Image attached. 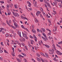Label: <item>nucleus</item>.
Instances as JSON below:
<instances>
[{
	"label": "nucleus",
	"instance_id": "nucleus-1",
	"mask_svg": "<svg viewBox=\"0 0 62 62\" xmlns=\"http://www.w3.org/2000/svg\"><path fill=\"white\" fill-rule=\"evenodd\" d=\"M22 33L23 35V36L24 37V38L27 39H28V37H27V35L25 34V33H23V32H22Z\"/></svg>",
	"mask_w": 62,
	"mask_h": 62
},
{
	"label": "nucleus",
	"instance_id": "nucleus-2",
	"mask_svg": "<svg viewBox=\"0 0 62 62\" xmlns=\"http://www.w3.org/2000/svg\"><path fill=\"white\" fill-rule=\"evenodd\" d=\"M56 53L58 55H62V53L58 50H57Z\"/></svg>",
	"mask_w": 62,
	"mask_h": 62
},
{
	"label": "nucleus",
	"instance_id": "nucleus-3",
	"mask_svg": "<svg viewBox=\"0 0 62 62\" xmlns=\"http://www.w3.org/2000/svg\"><path fill=\"white\" fill-rule=\"evenodd\" d=\"M14 16L15 17H19V15L17 13H15V15Z\"/></svg>",
	"mask_w": 62,
	"mask_h": 62
},
{
	"label": "nucleus",
	"instance_id": "nucleus-4",
	"mask_svg": "<svg viewBox=\"0 0 62 62\" xmlns=\"http://www.w3.org/2000/svg\"><path fill=\"white\" fill-rule=\"evenodd\" d=\"M32 31L33 33H34V34H36V31L35 30L33 29L32 30Z\"/></svg>",
	"mask_w": 62,
	"mask_h": 62
},
{
	"label": "nucleus",
	"instance_id": "nucleus-5",
	"mask_svg": "<svg viewBox=\"0 0 62 62\" xmlns=\"http://www.w3.org/2000/svg\"><path fill=\"white\" fill-rule=\"evenodd\" d=\"M18 35H19L20 37H22L21 36V32L18 31Z\"/></svg>",
	"mask_w": 62,
	"mask_h": 62
},
{
	"label": "nucleus",
	"instance_id": "nucleus-6",
	"mask_svg": "<svg viewBox=\"0 0 62 62\" xmlns=\"http://www.w3.org/2000/svg\"><path fill=\"white\" fill-rule=\"evenodd\" d=\"M36 58L37 60L38 61H39V62H40V61H41V60H40V59L39 58L37 57Z\"/></svg>",
	"mask_w": 62,
	"mask_h": 62
},
{
	"label": "nucleus",
	"instance_id": "nucleus-7",
	"mask_svg": "<svg viewBox=\"0 0 62 62\" xmlns=\"http://www.w3.org/2000/svg\"><path fill=\"white\" fill-rule=\"evenodd\" d=\"M52 46L54 49V50H55V51H56V48H55V46L54 45V44H53Z\"/></svg>",
	"mask_w": 62,
	"mask_h": 62
},
{
	"label": "nucleus",
	"instance_id": "nucleus-8",
	"mask_svg": "<svg viewBox=\"0 0 62 62\" xmlns=\"http://www.w3.org/2000/svg\"><path fill=\"white\" fill-rule=\"evenodd\" d=\"M43 35L45 37V38H46V39H47V40H48V38H47V37H46V34H45L44 33L43 34Z\"/></svg>",
	"mask_w": 62,
	"mask_h": 62
},
{
	"label": "nucleus",
	"instance_id": "nucleus-9",
	"mask_svg": "<svg viewBox=\"0 0 62 62\" xmlns=\"http://www.w3.org/2000/svg\"><path fill=\"white\" fill-rule=\"evenodd\" d=\"M40 10L42 12H43V11H43V8H40Z\"/></svg>",
	"mask_w": 62,
	"mask_h": 62
},
{
	"label": "nucleus",
	"instance_id": "nucleus-10",
	"mask_svg": "<svg viewBox=\"0 0 62 62\" xmlns=\"http://www.w3.org/2000/svg\"><path fill=\"white\" fill-rule=\"evenodd\" d=\"M14 25L16 27H18L17 24V23L16 24V23L15 22L14 23Z\"/></svg>",
	"mask_w": 62,
	"mask_h": 62
},
{
	"label": "nucleus",
	"instance_id": "nucleus-11",
	"mask_svg": "<svg viewBox=\"0 0 62 62\" xmlns=\"http://www.w3.org/2000/svg\"><path fill=\"white\" fill-rule=\"evenodd\" d=\"M40 54L41 55H43V56H45V57H46V56L44 55V54H43V53H42V52L40 53Z\"/></svg>",
	"mask_w": 62,
	"mask_h": 62
},
{
	"label": "nucleus",
	"instance_id": "nucleus-12",
	"mask_svg": "<svg viewBox=\"0 0 62 62\" xmlns=\"http://www.w3.org/2000/svg\"><path fill=\"white\" fill-rule=\"evenodd\" d=\"M45 55L46 56H45L46 57V58H49V56H48V54L45 53Z\"/></svg>",
	"mask_w": 62,
	"mask_h": 62
},
{
	"label": "nucleus",
	"instance_id": "nucleus-13",
	"mask_svg": "<svg viewBox=\"0 0 62 62\" xmlns=\"http://www.w3.org/2000/svg\"><path fill=\"white\" fill-rule=\"evenodd\" d=\"M45 46L46 48H50V46L49 45H45Z\"/></svg>",
	"mask_w": 62,
	"mask_h": 62
},
{
	"label": "nucleus",
	"instance_id": "nucleus-14",
	"mask_svg": "<svg viewBox=\"0 0 62 62\" xmlns=\"http://www.w3.org/2000/svg\"><path fill=\"white\" fill-rule=\"evenodd\" d=\"M53 12H54V15H55V14H57V13H56V12L55 11L53 10Z\"/></svg>",
	"mask_w": 62,
	"mask_h": 62
},
{
	"label": "nucleus",
	"instance_id": "nucleus-15",
	"mask_svg": "<svg viewBox=\"0 0 62 62\" xmlns=\"http://www.w3.org/2000/svg\"><path fill=\"white\" fill-rule=\"evenodd\" d=\"M41 29L42 30L43 32H44L45 31V29L43 28H41Z\"/></svg>",
	"mask_w": 62,
	"mask_h": 62
},
{
	"label": "nucleus",
	"instance_id": "nucleus-16",
	"mask_svg": "<svg viewBox=\"0 0 62 62\" xmlns=\"http://www.w3.org/2000/svg\"><path fill=\"white\" fill-rule=\"evenodd\" d=\"M1 29H2L3 31H4L5 32H6V31H7V30H6V29L3 28H2Z\"/></svg>",
	"mask_w": 62,
	"mask_h": 62
},
{
	"label": "nucleus",
	"instance_id": "nucleus-17",
	"mask_svg": "<svg viewBox=\"0 0 62 62\" xmlns=\"http://www.w3.org/2000/svg\"><path fill=\"white\" fill-rule=\"evenodd\" d=\"M49 32V33L47 34L48 36H50V35H51V31Z\"/></svg>",
	"mask_w": 62,
	"mask_h": 62
},
{
	"label": "nucleus",
	"instance_id": "nucleus-18",
	"mask_svg": "<svg viewBox=\"0 0 62 62\" xmlns=\"http://www.w3.org/2000/svg\"><path fill=\"white\" fill-rule=\"evenodd\" d=\"M42 14H43L44 16H46V14H45V13L44 12V11H43V12H42Z\"/></svg>",
	"mask_w": 62,
	"mask_h": 62
},
{
	"label": "nucleus",
	"instance_id": "nucleus-19",
	"mask_svg": "<svg viewBox=\"0 0 62 62\" xmlns=\"http://www.w3.org/2000/svg\"><path fill=\"white\" fill-rule=\"evenodd\" d=\"M9 8V5L8 4H7V8H8H8Z\"/></svg>",
	"mask_w": 62,
	"mask_h": 62
},
{
	"label": "nucleus",
	"instance_id": "nucleus-20",
	"mask_svg": "<svg viewBox=\"0 0 62 62\" xmlns=\"http://www.w3.org/2000/svg\"><path fill=\"white\" fill-rule=\"evenodd\" d=\"M2 33H3V34H6V31H2Z\"/></svg>",
	"mask_w": 62,
	"mask_h": 62
},
{
	"label": "nucleus",
	"instance_id": "nucleus-21",
	"mask_svg": "<svg viewBox=\"0 0 62 62\" xmlns=\"http://www.w3.org/2000/svg\"><path fill=\"white\" fill-rule=\"evenodd\" d=\"M33 42H34V41L33 40H31V44H33Z\"/></svg>",
	"mask_w": 62,
	"mask_h": 62
},
{
	"label": "nucleus",
	"instance_id": "nucleus-22",
	"mask_svg": "<svg viewBox=\"0 0 62 62\" xmlns=\"http://www.w3.org/2000/svg\"><path fill=\"white\" fill-rule=\"evenodd\" d=\"M53 60L55 61H57V60L56 59V57H55L54 59H53Z\"/></svg>",
	"mask_w": 62,
	"mask_h": 62
},
{
	"label": "nucleus",
	"instance_id": "nucleus-23",
	"mask_svg": "<svg viewBox=\"0 0 62 62\" xmlns=\"http://www.w3.org/2000/svg\"><path fill=\"white\" fill-rule=\"evenodd\" d=\"M23 60H24V61L25 62H27V60H26V59H23Z\"/></svg>",
	"mask_w": 62,
	"mask_h": 62
},
{
	"label": "nucleus",
	"instance_id": "nucleus-24",
	"mask_svg": "<svg viewBox=\"0 0 62 62\" xmlns=\"http://www.w3.org/2000/svg\"><path fill=\"white\" fill-rule=\"evenodd\" d=\"M57 3L56 2H53V4L55 6H56Z\"/></svg>",
	"mask_w": 62,
	"mask_h": 62
},
{
	"label": "nucleus",
	"instance_id": "nucleus-25",
	"mask_svg": "<svg viewBox=\"0 0 62 62\" xmlns=\"http://www.w3.org/2000/svg\"><path fill=\"white\" fill-rule=\"evenodd\" d=\"M2 25H3V26H5L6 25V23H3L2 24Z\"/></svg>",
	"mask_w": 62,
	"mask_h": 62
},
{
	"label": "nucleus",
	"instance_id": "nucleus-26",
	"mask_svg": "<svg viewBox=\"0 0 62 62\" xmlns=\"http://www.w3.org/2000/svg\"><path fill=\"white\" fill-rule=\"evenodd\" d=\"M6 23H7V24L8 25H10V24H9V23H8V21H6Z\"/></svg>",
	"mask_w": 62,
	"mask_h": 62
},
{
	"label": "nucleus",
	"instance_id": "nucleus-27",
	"mask_svg": "<svg viewBox=\"0 0 62 62\" xmlns=\"http://www.w3.org/2000/svg\"><path fill=\"white\" fill-rule=\"evenodd\" d=\"M24 29H25V30H26V31H28L29 32V31H28V29H27L26 28H24Z\"/></svg>",
	"mask_w": 62,
	"mask_h": 62
},
{
	"label": "nucleus",
	"instance_id": "nucleus-28",
	"mask_svg": "<svg viewBox=\"0 0 62 62\" xmlns=\"http://www.w3.org/2000/svg\"><path fill=\"white\" fill-rule=\"evenodd\" d=\"M14 7L15 8H17V6L16 5H15L14 6Z\"/></svg>",
	"mask_w": 62,
	"mask_h": 62
},
{
	"label": "nucleus",
	"instance_id": "nucleus-29",
	"mask_svg": "<svg viewBox=\"0 0 62 62\" xmlns=\"http://www.w3.org/2000/svg\"><path fill=\"white\" fill-rule=\"evenodd\" d=\"M0 44H1V45H2V46H4V44H3L2 42H1V43Z\"/></svg>",
	"mask_w": 62,
	"mask_h": 62
},
{
	"label": "nucleus",
	"instance_id": "nucleus-30",
	"mask_svg": "<svg viewBox=\"0 0 62 62\" xmlns=\"http://www.w3.org/2000/svg\"><path fill=\"white\" fill-rule=\"evenodd\" d=\"M21 26L22 27V28H23V29H24V28H24V27L23 25H21Z\"/></svg>",
	"mask_w": 62,
	"mask_h": 62
},
{
	"label": "nucleus",
	"instance_id": "nucleus-31",
	"mask_svg": "<svg viewBox=\"0 0 62 62\" xmlns=\"http://www.w3.org/2000/svg\"><path fill=\"white\" fill-rule=\"evenodd\" d=\"M37 12L38 13H39V14H40V12L39 11H37Z\"/></svg>",
	"mask_w": 62,
	"mask_h": 62
},
{
	"label": "nucleus",
	"instance_id": "nucleus-32",
	"mask_svg": "<svg viewBox=\"0 0 62 62\" xmlns=\"http://www.w3.org/2000/svg\"><path fill=\"white\" fill-rule=\"evenodd\" d=\"M35 22H36V23H37L38 22V20H37V19H35Z\"/></svg>",
	"mask_w": 62,
	"mask_h": 62
},
{
	"label": "nucleus",
	"instance_id": "nucleus-33",
	"mask_svg": "<svg viewBox=\"0 0 62 62\" xmlns=\"http://www.w3.org/2000/svg\"><path fill=\"white\" fill-rule=\"evenodd\" d=\"M22 41H25V39L24 38H23L22 39Z\"/></svg>",
	"mask_w": 62,
	"mask_h": 62
},
{
	"label": "nucleus",
	"instance_id": "nucleus-34",
	"mask_svg": "<svg viewBox=\"0 0 62 62\" xmlns=\"http://www.w3.org/2000/svg\"><path fill=\"white\" fill-rule=\"evenodd\" d=\"M0 2L1 3H2V4H4V1H0Z\"/></svg>",
	"mask_w": 62,
	"mask_h": 62
},
{
	"label": "nucleus",
	"instance_id": "nucleus-35",
	"mask_svg": "<svg viewBox=\"0 0 62 62\" xmlns=\"http://www.w3.org/2000/svg\"><path fill=\"white\" fill-rule=\"evenodd\" d=\"M4 52L5 53H6L7 54H8V52L6 50H4Z\"/></svg>",
	"mask_w": 62,
	"mask_h": 62
},
{
	"label": "nucleus",
	"instance_id": "nucleus-36",
	"mask_svg": "<svg viewBox=\"0 0 62 62\" xmlns=\"http://www.w3.org/2000/svg\"><path fill=\"white\" fill-rule=\"evenodd\" d=\"M46 30H47V31H49V32H50V31H51V30H50L48 29H46Z\"/></svg>",
	"mask_w": 62,
	"mask_h": 62
},
{
	"label": "nucleus",
	"instance_id": "nucleus-37",
	"mask_svg": "<svg viewBox=\"0 0 62 62\" xmlns=\"http://www.w3.org/2000/svg\"><path fill=\"white\" fill-rule=\"evenodd\" d=\"M38 43L40 45H41V43L40 42V41H39V42Z\"/></svg>",
	"mask_w": 62,
	"mask_h": 62
},
{
	"label": "nucleus",
	"instance_id": "nucleus-38",
	"mask_svg": "<svg viewBox=\"0 0 62 62\" xmlns=\"http://www.w3.org/2000/svg\"><path fill=\"white\" fill-rule=\"evenodd\" d=\"M0 59L2 61L3 60V58L1 57H0Z\"/></svg>",
	"mask_w": 62,
	"mask_h": 62
},
{
	"label": "nucleus",
	"instance_id": "nucleus-39",
	"mask_svg": "<svg viewBox=\"0 0 62 62\" xmlns=\"http://www.w3.org/2000/svg\"><path fill=\"white\" fill-rule=\"evenodd\" d=\"M11 26L12 27V28H14V29H16V28H15V27H14V26Z\"/></svg>",
	"mask_w": 62,
	"mask_h": 62
},
{
	"label": "nucleus",
	"instance_id": "nucleus-40",
	"mask_svg": "<svg viewBox=\"0 0 62 62\" xmlns=\"http://www.w3.org/2000/svg\"><path fill=\"white\" fill-rule=\"evenodd\" d=\"M33 36H34V38H35V39H37V37H36V36L34 34L33 35Z\"/></svg>",
	"mask_w": 62,
	"mask_h": 62
},
{
	"label": "nucleus",
	"instance_id": "nucleus-41",
	"mask_svg": "<svg viewBox=\"0 0 62 62\" xmlns=\"http://www.w3.org/2000/svg\"><path fill=\"white\" fill-rule=\"evenodd\" d=\"M34 48L36 50H38V48H37V47L36 46H34Z\"/></svg>",
	"mask_w": 62,
	"mask_h": 62
},
{
	"label": "nucleus",
	"instance_id": "nucleus-42",
	"mask_svg": "<svg viewBox=\"0 0 62 62\" xmlns=\"http://www.w3.org/2000/svg\"><path fill=\"white\" fill-rule=\"evenodd\" d=\"M3 50H0V53H3Z\"/></svg>",
	"mask_w": 62,
	"mask_h": 62
},
{
	"label": "nucleus",
	"instance_id": "nucleus-43",
	"mask_svg": "<svg viewBox=\"0 0 62 62\" xmlns=\"http://www.w3.org/2000/svg\"><path fill=\"white\" fill-rule=\"evenodd\" d=\"M7 11L8 12H10V11H9V9H7Z\"/></svg>",
	"mask_w": 62,
	"mask_h": 62
},
{
	"label": "nucleus",
	"instance_id": "nucleus-44",
	"mask_svg": "<svg viewBox=\"0 0 62 62\" xmlns=\"http://www.w3.org/2000/svg\"><path fill=\"white\" fill-rule=\"evenodd\" d=\"M6 37H8L9 36V35L8 34H6Z\"/></svg>",
	"mask_w": 62,
	"mask_h": 62
},
{
	"label": "nucleus",
	"instance_id": "nucleus-45",
	"mask_svg": "<svg viewBox=\"0 0 62 62\" xmlns=\"http://www.w3.org/2000/svg\"><path fill=\"white\" fill-rule=\"evenodd\" d=\"M1 30L0 31V32L1 33L2 32V30H3V29H2V28H0Z\"/></svg>",
	"mask_w": 62,
	"mask_h": 62
},
{
	"label": "nucleus",
	"instance_id": "nucleus-46",
	"mask_svg": "<svg viewBox=\"0 0 62 62\" xmlns=\"http://www.w3.org/2000/svg\"><path fill=\"white\" fill-rule=\"evenodd\" d=\"M40 16L42 18H43V16H42V15L41 14H40Z\"/></svg>",
	"mask_w": 62,
	"mask_h": 62
},
{
	"label": "nucleus",
	"instance_id": "nucleus-47",
	"mask_svg": "<svg viewBox=\"0 0 62 62\" xmlns=\"http://www.w3.org/2000/svg\"><path fill=\"white\" fill-rule=\"evenodd\" d=\"M10 13H8V15H10Z\"/></svg>",
	"mask_w": 62,
	"mask_h": 62
},
{
	"label": "nucleus",
	"instance_id": "nucleus-48",
	"mask_svg": "<svg viewBox=\"0 0 62 62\" xmlns=\"http://www.w3.org/2000/svg\"><path fill=\"white\" fill-rule=\"evenodd\" d=\"M56 46L57 47H60V46H59V45H58V44H56Z\"/></svg>",
	"mask_w": 62,
	"mask_h": 62
},
{
	"label": "nucleus",
	"instance_id": "nucleus-49",
	"mask_svg": "<svg viewBox=\"0 0 62 62\" xmlns=\"http://www.w3.org/2000/svg\"><path fill=\"white\" fill-rule=\"evenodd\" d=\"M21 44V45H23V46H24V43H22Z\"/></svg>",
	"mask_w": 62,
	"mask_h": 62
},
{
	"label": "nucleus",
	"instance_id": "nucleus-50",
	"mask_svg": "<svg viewBox=\"0 0 62 62\" xmlns=\"http://www.w3.org/2000/svg\"><path fill=\"white\" fill-rule=\"evenodd\" d=\"M37 31H38V32H39H39H40V31H39V29H37Z\"/></svg>",
	"mask_w": 62,
	"mask_h": 62
},
{
	"label": "nucleus",
	"instance_id": "nucleus-51",
	"mask_svg": "<svg viewBox=\"0 0 62 62\" xmlns=\"http://www.w3.org/2000/svg\"><path fill=\"white\" fill-rule=\"evenodd\" d=\"M37 56H38V57H39L40 56V55L39 54H37Z\"/></svg>",
	"mask_w": 62,
	"mask_h": 62
},
{
	"label": "nucleus",
	"instance_id": "nucleus-52",
	"mask_svg": "<svg viewBox=\"0 0 62 62\" xmlns=\"http://www.w3.org/2000/svg\"><path fill=\"white\" fill-rule=\"evenodd\" d=\"M23 19H24L25 20H26V19H27V18H26V17H24Z\"/></svg>",
	"mask_w": 62,
	"mask_h": 62
},
{
	"label": "nucleus",
	"instance_id": "nucleus-53",
	"mask_svg": "<svg viewBox=\"0 0 62 62\" xmlns=\"http://www.w3.org/2000/svg\"><path fill=\"white\" fill-rule=\"evenodd\" d=\"M28 9H29L30 10V11H31L32 10V8H28Z\"/></svg>",
	"mask_w": 62,
	"mask_h": 62
},
{
	"label": "nucleus",
	"instance_id": "nucleus-54",
	"mask_svg": "<svg viewBox=\"0 0 62 62\" xmlns=\"http://www.w3.org/2000/svg\"><path fill=\"white\" fill-rule=\"evenodd\" d=\"M1 7L3 9H4L5 8V7L3 6H2Z\"/></svg>",
	"mask_w": 62,
	"mask_h": 62
},
{
	"label": "nucleus",
	"instance_id": "nucleus-55",
	"mask_svg": "<svg viewBox=\"0 0 62 62\" xmlns=\"http://www.w3.org/2000/svg\"><path fill=\"white\" fill-rule=\"evenodd\" d=\"M31 4H28V7H31Z\"/></svg>",
	"mask_w": 62,
	"mask_h": 62
},
{
	"label": "nucleus",
	"instance_id": "nucleus-56",
	"mask_svg": "<svg viewBox=\"0 0 62 62\" xmlns=\"http://www.w3.org/2000/svg\"><path fill=\"white\" fill-rule=\"evenodd\" d=\"M39 13H36V15L37 16H39Z\"/></svg>",
	"mask_w": 62,
	"mask_h": 62
},
{
	"label": "nucleus",
	"instance_id": "nucleus-57",
	"mask_svg": "<svg viewBox=\"0 0 62 62\" xmlns=\"http://www.w3.org/2000/svg\"><path fill=\"white\" fill-rule=\"evenodd\" d=\"M12 12L13 14L14 15H15V13L14 12Z\"/></svg>",
	"mask_w": 62,
	"mask_h": 62
},
{
	"label": "nucleus",
	"instance_id": "nucleus-58",
	"mask_svg": "<svg viewBox=\"0 0 62 62\" xmlns=\"http://www.w3.org/2000/svg\"><path fill=\"white\" fill-rule=\"evenodd\" d=\"M16 34H14V38H15V36H16Z\"/></svg>",
	"mask_w": 62,
	"mask_h": 62
},
{
	"label": "nucleus",
	"instance_id": "nucleus-59",
	"mask_svg": "<svg viewBox=\"0 0 62 62\" xmlns=\"http://www.w3.org/2000/svg\"><path fill=\"white\" fill-rule=\"evenodd\" d=\"M27 3L28 4H31V3H30V2H29V1H27Z\"/></svg>",
	"mask_w": 62,
	"mask_h": 62
},
{
	"label": "nucleus",
	"instance_id": "nucleus-60",
	"mask_svg": "<svg viewBox=\"0 0 62 62\" xmlns=\"http://www.w3.org/2000/svg\"><path fill=\"white\" fill-rule=\"evenodd\" d=\"M43 39L45 41H47V40H46V38H44Z\"/></svg>",
	"mask_w": 62,
	"mask_h": 62
},
{
	"label": "nucleus",
	"instance_id": "nucleus-61",
	"mask_svg": "<svg viewBox=\"0 0 62 62\" xmlns=\"http://www.w3.org/2000/svg\"><path fill=\"white\" fill-rule=\"evenodd\" d=\"M30 37L31 38V39H33V37L32 36H30Z\"/></svg>",
	"mask_w": 62,
	"mask_h": 62
},
{
	"label": "nucleus",
	"instance_id": "nucleus-62",
	"mask_svg": "<svg viewBox=\"0 0 62 62\" xmlns=\"http://www.w3.org/2000/svg\"><path fill=\"white\" fill-rule=\"evenodd\" d=\"M38 35L39 36V37H41V35H40V34L39 33L38 34Z\"/></svg>",
	"mask_w": 62,
	"mask_h": 62
},
{
	"label": "nucleus",
	"instance_id": "nucleus-63",
	"mask_svg": "<svg viewBox=\"0 0 62 62\" xmlns=\"http://www.w3.org/2000/svg\"><path fill=\"white\" fill-rule=\"evenodd\" d=\"M24 16H21V18L22 19H23V17Z\"/></svg>",
	"mask_w": 62,
	"mask_h": 62
},
{
	"label": "nucleus",
	"instance_id": "nucleus-64",
	"mask_svg": "<svg viewBox=\"0 0 62 62\" xmlns=\"http://www.w3.org/2000/svg\"><path fill=\"white\" fill-rule=\"evenodd\" d=\"M60 23H62V19H61V20L60 21Z\"/></svg>",
	"mask_w": 62,
	"mask_h": 62
}]
</instances>
